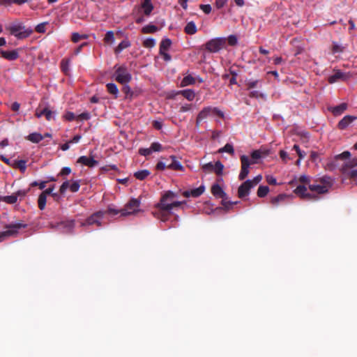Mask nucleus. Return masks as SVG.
<instances>
[{
    "label": "nucleus",
    "mask_w": 357,
    "mask_h": 357,
    "mask_svg": "<svg viewBox=\"0 0 357 357\" xmlns=\"http://www.w3.org/2000/svg\"><path fill=\"white\" fill-rule=\"evenodd\" d=\"M261 179H262V176L261 175H257L252 180H250V181L251 182L250 184L254 188L255 185H257L261 181Z\"/></svg>",
    "instance_id": "nucleus-54"
},
{
    "label": "nucleus",
    "mask_w": 357,
    "mask_h": 357,
    "mask_svg": "<svg viewBox=\"0 0 357 357\" xmlns=\"http://www.w3.org/2000/svg\"><path fill=\"white\" fill-rule=\"evenodd\" d=\"M318 182L321 185H326L328 186V188L331 185V181L330 177L324 176L321 178Z\"/></svg>",
    "instance_id": "nucleus-47"
},
{
    "label": "nucleus",
    "mask_w": 357,
    "mask_h": 357,
    "mask_svg": "<svg viewBox=\"0 0 357 357\" xmlns=\"http://www.w3.org/2000/svg\"><path fill=\"white\" fill-rule=\"evenodd\" d=\"M75 222L74 220H70L66 221H63L59 223H57L56 225H52V228H55L57 229H61L63 232H70L73 230L75 227Z\"/></svg>",
    "instance_id": "nucleus-14"
},
{
    "label": "nucleus",
    "mask_w": 357,
    "mask_h": 357,
    "mask_svg": "<svg viewBox=\"0 0 357 357\" xmlns=\"http://www.w3.org/2000/svg\"><path fill=\"white\" fill-rule=\"evenodd\" d=\"M353 76L352 73H344L339 69H334L333 74L328 77V81L330 84H333L339 81L346 82Z\"/></svg>",
    "instance_id": "nucleus-9"
},
{
    "label": "nucleus",
    "mask_w": 357,
    "mask_h": 357,
    "mask_svg": "<svg viewBox=\"0 0 357 357\" xmlns=\"http://www.w3.org/2000/svg\"><path fill=\"white\" fill-rule=\"evenodd\" d=\"M219 153L227 152L230 154H234V150L233 146L230 144H227L224 147L221 148L218 151Z\"/></svg>",
    "instance_id": "nucleus-39"
},
{
    "label": "nucleus",
    "mask_w": 357,
    "mask_h": 357,
    "mask_svg": "<svg viewBox=\"0 0 357 357\" xmlns=\"http://www.w3.org/2000/svg\"><path fill=\"white\" fill-rule=\"evenodd\" d=\"M150 174V172L147 169L140 170L138 172H136L134 174V176L139 180H144Z\"/></svg>",
    "instance_id": "nucleus-29"
},
{
    "label": "nucleus",
    "mask_w": 357,
    "mask_h": 357,
    "mask_svg": "<svg viewBox=\"0 0 357 357\" xmlns=\"http://www.w3.org/2000/svg\"><path fill=\"white\" fill-rule=\"evenodd\" d=\"M114 76L115 79L122 84L128 83L132 79L131 74L129 73L127 68L123 66H119L116 68Z\"/></svg>",
    "instance_id": "nucleus-6"
},
{
    "label": "nucleus",
    "mask_w": 357,
    "mask_h": 357,
    "mask_svg": "<svg viewBox=\"0 0 357 357\" xmlns=\"http://www.w3.org/2000/svg\"><path fill=\"white\" fill-rule=\"evenodd\" d=\"M156 168L158 170H164L166 168L170 169L169 160L166 159L165 161H159L156 165Z\"/></svg>",
    "instance_id": "nucleus-33"
},
{
    "label": "nucleus",
    "mask_w": 357,
    "mask_h": 357,
    "mask_svg": "<svg viewBox=\"0 0 357 357\" xmlns=\"http://www.w3.org/2000/svg\"><path fill=\"white\" fill-rule=\"evenodd\" d=\"M45 23H41L40 24H38L36 27V31L38 33H44L45 31Z\"/></svg>",
    "instance_id": "nucleus-64"
},
{
    "label": "nucleus",
    "mask_w": 357,
    "mask_h": 357,
    "mask_svg": "<svg viewBox=\"0 0 357 357\" xmlns=\"http://www.w3.org/2000/svg\"><path fill=\"white\" fill-rule=\"evenodd\" d=\"M44 115L46 117V119L50 121L54 118V112L49 109L47 107L44 108Z\"/></svg>",
    "instance_id": "nucleus-48"
},
{
    "label": "nucleus",
    "mask_w": 357,
    "mask_h": 357,
    "mask_svg": "<svg viewBox=\"0 0 357 357\" xmlns=\"http://www.w3.org/2000/svg\"><path fill=\"white\" fill-rule=\"evenodd\" d=\"M211 192L213 195L222 199L226 196L225 192L223 191L222 188L218 184L213 185L212 186Z\"/></svg>",
    "instance_id": "nucleus-21"
},
{
    "label": "nucleus",
    "mask_w": 357,
    "mask_h": 357,
    "mask_svg": "<svg viewBox=\"0 0 357 357\" xmlns=\"http://www.w3.org/2000/svg\"><path fill=\"white\" fill-rule=\"evenodd\" d=\"M17 166L22 172H24L26 170V166L24 160L17 161Z\"/></svg>",
    "instance_id": "nucleus-60"
},
{
    "label": "nucleus",
    "mask_w": 357,
    "mask_h": 357,
    "mask_svg": "<svg viewBox=\"0 0 357 357\" xmlns=\"http://www.w3.org/2000/svg\"><path fill=\"white\" fill-rule=\"evenodd\" d=\"M357 165V158H354L351 160H349L342 167V171L344 173H346L347 171H349V169L355 167Z\"/></svg>",
    "instance_id": "nucleus-23"
},
{
    "label": "nucleus",
    "mask_w": 357,
    "mask_h": 357,
    "mask_svg": "<svg viewBox=\"0 0 357 357\" xmlns=\"http://www.w3.org/2000/svg\"><path fill=\"white\" fill-rule=\"evenodd\" d=\"M266 180L268 184H271V185H276L277 184L276 179L273 176L267 175L266 176Z\"/></svg>",
    "instance_id": "nucleus-61"
},
{
    "label": "nucleus",
    "mask_w": 357,
    "mask_h": 357,
    "mask_svg": "<svg viewBox=\"0 0 357 357\" xmlns=\"http://www.w3.org/2000/svg\"><path fill=\"white\" fill-rule=\"evenodd\" d=\"M350 155L351 154L349 151H344L342 153L336 155L335 158L337 159L347 160L349 158Z\"/></svg>",
    "instance_id": "nucleus-53"
},
{
    "label": "nucleus",
    "mask_w": 357,
    "mask_h": 357,
    "mask_svg": "<svg viewBox=\"0 0 357 357\" xmlns=\"http://www.w3.org/2000/svg\"><path fill=\"white\" fill-rule=\"evenodd\" d=\"M122 91L126 94V98L131 99L132 98L133 92L131 91L130 86L126 84H124Z\"/></svg>",
    "instance_id": "nucleus-38"
},
{
    "label": "nucleus",
    "mask_w": 357,
    "mask_h": 357,
    "mask_svg": "<svg viewBox=\"0 0 357 357\" xmlns=\"http://www.w3.org/2000/svg\"><path fill=\"white\" fill-rule=\"evenodd\" d=\"M181 93L188 100H193L195 96V92L190 89L183 90Z\"/></svg>",
    "instance_id": "nucleus-36"
},
{
    "label": "nucleus",
    "mask_w": 357,
    "mask_h": 357,
    "mask_svg": "<svg viewBox=\"0 0 357 357\" xmlns=\"http://www.w3.org/2000/svg\"><path fill=\"white\" fill-rule=\"evenodd\" d=\"M47 196L45 194L41 193L38 199V208L40 210H43L46 206Z\"/></svg>",
    "instance_id": "nucleus-32"
},
{
    "label": "nucleus",
    "mask_w": 357,
    "mask_h": 357,
    "mask_svg": "<svg viewBox=\"0 0 357 357\" xmlns=\"http://www.w3.org/2000/svg\"><path fill=\"white\" fill-rule=\"evenodd\" d=\"M268 154V151L261 150H255L251 154L252 160L246 155L241 156V170L239 174L238 178L240 180H244L249 174V167L250 165L255 164L257 160L263 156H266Z\"/></svg>",
    "instance_id": "nucleus-2"
},
{
    "label": "nucleus",
    "mask_w": 357,
    "mask_h": 357,
    "mask_svg": "<svg viewBox=\"0 0 357 357\" xmlns=\"http://www.w3.org/2000/svg\"><path fill=\"white\" fill-rule=\"evenodd\" d=\"M214 164L212 162H208L202 165V169L206 173L213 172Z\"/></svg>",
    "instance_id": "nucleus-40"
},
{
    "label": "nucleus",
    "mask_w": 357,
    "mask_h": 357,
    "mask_svg": "<svg viewBox=\"0 0 357 357\" xmlns=\"http://www.w3.org/2000/svg\"><path fill=\"white\" fill-rule=\"evenodd\" d=\"M344 50V47L341 45L337 44V43H333L332 52L333 53H340L342 52Z\"/></svg>",
    "instance_id": "nucleus-41"
},
{
    "label": "nucleus",
    "mask_w": 357,
    "mask_h": 357,
    "mask_svg": "<svg viewBox=\"0 0 357 357\" xmlns=\"http://www.w3.org/2000/svg\"><path fill=\"white\" fill-rule=\"evenodd\" d=\"M80 187L79 183L77 181H73L69 186V189L72 192H76L79 190Z\"/></svg>",
    "instance_id": "nucleus-46"
},
{
    "label": "nucleus",
    "mask_w": 357,
    "mask_h": 357,
    "mask_svg": "<svg viewBox=\"0 0 357 357\" xmlns=\"http://www.w3.org/2000/svg\"><path fill=\"white\" fill-rule=\"evenodd\" d=\"M287 196L285 195H283V194H281V195H279L278 196L275 197H273L271 199V204L274 206H278V204L280 202H282L284 201L285 199H286Z\"/></svg>",
    "instance_id": "nucleus-35"
},
{
    "label": "nucleus",
    "mask_w": 357,
    "mask_h": 357,
    "mask_svg": "<svg viewBox=\"0 0 357 357\" xmlns=\"http://www.w3.org/2000/svg\"><path fill=\"white\" fill-rule=\"evenodd\" d=\"M237 203H238L237 202H231L227 201L224 199L222 201V204L226 209H229L233 204H236Z\"/></svg>",
    "instance_id": "nucleus-59"
},
{
    "label": "nucleus",
    "mask_w": 357,
    "mask_h": 357,
    "mask_svg": "<svg viewBox=\"0 0 357 357\" xmlns=\"http://www.w3.org/2000/svg\"><path fill=\"white\" fill-rule=\"evenodd\" d=\"M158 30V27L153 24H149L145 26H144L142 29V32L143 33H155Z\"/></svg>",
    "instance_id": "nucleus-31"
},
{
    "label": "nucleus",
    "mask_w": 357,
    "mask_h": 357,
    "mask_svg": "<svg viewBox=\"0 0 357 357\" xmlns=\"http://www.w3.org/2000/svg\"><path fill=\"white\" fill-rule=\"evenodd\" d=\"M10 33L19 39H23L29 37L33 32L31 29H26L21 24H13L8 27Z\"/></svg>",
    "instance_id": "nucleus-5"
},
{
    "label": "nucleus",
    "mask_w": 357,
    "mask_h": 357,
    "mask_svg": "<svg viewBox=\"0 0 357 357\" xmlns=\"http://www.w3.org/2000/svg\"><path fill=\"white\" fill-rule=\"evenodd\" d=\"M107 89L109 93L114 96V98H116L119 95V89L117 86L114 83H109L106 85Z\"/></svg>",
    "instance_id": "nucleus-24"
},
{
    "label": "nucleus",
    "mask_w": 357,
    "mask_h": 357,
    "mask_svg": "<svg viewBox=\"0 0 357 357\" xmlns=\"http://www.w3.org/2000/svg\"><path fill=\"white\" fill-rule=\"evenodd\" d=\"M151 148H147V149H140L139 150V153L140 155H144V156H147L149 155H150L152 152V151H151Z\"/></svg>",
    "instance_id": "nucleus-57"
},
{
    "label": "nucleus",
    "mask_w": 357,
    "mask_h": 357,
    "mask_svg": "<svg viewBox=\"0 0 357 357\" xmlns=\"http://www.w3.org/2000/svg\"><path fill=\"white\" fill-rule=\"evenodd\" d=\"M69 61L68 60H66V61H62L61 62V68H62V70L64 73H67V71L68 70V67H69Z\"/></svg>",
    "instance_id": "nucleus-63"
},
{
    "label": "nucleus",
    "mask_w": 357,
    "mask_h": 357,
    "mask_svg": "<svg viewBox=\"0 0 357 357\" xmlns=\"http://www.w3.org/2000/svg\"><path fill=\"white\" fill-rule=\"evenodd\" d=\"M172 41L169 38L162 40L160 45V53L166 52L171 46Z\"/></svg>",
    "instance_id": "nucleus-25"
},
{
    "label": "nucleus",
    "mask_w": 357,
    "mask_h": 357,
    "mask_svg": "<svg viewBox=\"0 0 357 357\" xmlns=\"http://www.w3.org/2000/svg\"><path fill=\"white\" fill-rule=\"evenodd\" d=\"M199 8L206 14H208L211 11V6L209 4H201Z\"/></svg>",
    "instance_id": "nucleus-52"
},
{
    "label": "nucleus",
    "mask_w": 357,
    "mask_h": 357,
    "mask_svg": "<svg viewBox=\"0 0 357 357\" xmlns=\"http://www.w3.org/2000/svg\"><path fill=\"white\" fill-rule=\"evenodd\" d=\"M223 168V165L220 161H217L214 164L213 172L216 173L218 175H221Z\"/></svg>",
    "instance_id": "nucleus-37"
},
{
    "label": "nucleus",
    "mask_w": 357,
    "mask_h": 357,
    "mask_svg": "<svg viewBox=\"0 0 357 357\" xmlns=\"http://www.w3.org/2000/svg\"><path fill=\"white\" fill-rule=\"evenodd\" d=\"M250 183V180H247L239 186L238 189V197L243 198L250 194V190L253 188Z\"/></svg>",
    "instance_id": "nucleus-15"
},
{
    "label": "nucleus",
    "mask_w": 357,
    "mask_h": 357,
    "mask_svg": "<svg viewBox=\"0 0 357 357\" xmlns=\"http://www.w3.org/2000/svg\"><path fill=\"white\" fill-rule=\"evenodd\" d=\"M151 151H152V152L153 151H161L162 149V146L160 144L158 143V142H154V143H152L151 146Z\"/></svg>",
    "instance_id": "nucleus-51"
},
{
    "label": "nucleus",
    "mask_w": 357,
    "mask_h": 357,
    "mask_svg": "<svg viewBox=\"0 0 357 357\" xmlns=\"http://www.w3.org/2000/svg\"><path fill=\"white\" fill-rule=\"evenodd\" d=\"M128 46H129V44L128 42L123 41L116 47V51L121 52L122 50L128 47Z\"/></svg>",
    "instance_id": "nucleus-62"
},
{
    "label": "nucleus",
    "mask_w": 357,
    "mask_h": 357,
    "mask_svg": "<svg viewBox=\"0 0 357 357\" xmlns=\"http://www.w3.org/2000/svg\"><path fill=\"white\" fill-rule=\"evenodd\" d=\"M87 36L86 35H80L78 33H73L72 35V40L74 43H77L82 39H86Z\"/></svg>",
    "instance_id": "nucleus-42"
},
{
    "label": "nucleus",
    "mask_w": 357,
    "mask_h": 357,
    "mask_svg": "<svg viewBox=\"0 0 357 357\" xmlns=\"http://www.w3.org/2000/svg\"><path fill=\"white\" fill-rule=\"evenodd\" d=\"M141 7L143 9L144 15L146 16L151 15L154 8L153 3H151V1L149 0H144L142 3Z\"/></svg>",
    "instance_id": "nucleus-19"
},
{
    "label": "nucleus",
    "mask_w": 357,
    "mask_h": 357,
    "mask_svg": "<svg viewBox=\"0 0 357 357\" xmlns=\"http://www.w3.org/2000/svg\"><path fill=\"white\" fill-rule=\"evenodd\" d=\"M216 114L217 115L222 117L223 113L215 107H204L198 114L197 118V125H199L200 121L207 118L211 114Z\"/></svg>",
    "instance_id": "nucleus-10"
},
{
    "label": "nucleus",
    "mask_w": 357,
    "mask_h": 357,
    "mask_svg": "<svg viewBox=\"0 0 357 357\" xmlns=\"http://www.w3.org/2000/svg\"><path fill=\"white\" fill-rule=\"evenodd\" d=\"M250 97L251 98H263V99H266V96L261 92H259V91H252L250 92Z\"/></svg>",
    "instance_id": "nucleus-43"
},
{
    "label": "nucleus",
    "mask_w": 357,
    "mask_h": 357,
    "mask_svg": "<svg viewBox=\"0 0 357 357\" xmlns=\"http://www.w3.org/2000/svg\"><path fill=\"white\" fill-rule=\"evenodd\" d=\"M77 162L81 163L84 165L93 167L98 165V161L94 160L93 158L87 156H81L79 158Z\"/></svg>",
    "instance_id": "nucleus-17"
},
{
    "label": "nucleus",
    "mask_w": 357,
    "mask_h": 357,
    "mask_svg": "<svg viewBox=\"0 0 357 357\" xmlns=\"http://www.w3.org/2000/svg\"><path fill=\"white\" fill-rule=\"evenodd\" d=\"M105 214L109 213L112 215H117L119 213H121V210L119 211L114 208L113 206H109L107 211H105Z\"/></svg>",
    "instance_id": "nucleus-50"
},
{
    "label": "nucleus",
    "mask_w": 357,
    "mask_h": 357,
    "mask_svg": "<svg viewBox=\"0 0 357 357\" xmlns=\"http://www.w3.org/2000/svg\"><path fill=\"white\" fill-rule=\"evenodd\" d=\"M204 186H199V188H197L195 189H192L190 190H186L183 192V195L185 197H197L200 196L204 192Z\"/></svg>",
    "instance_id": "nucleus-16"
},
{
    "label": "nucleus",
    "mask_w": 357,
    "mask_h": 357,
    "mask_svg": "<svg viewBox=\"0 0 357 357\" xmlns=\"http://www.w3.org/2000/svg\"><path fill=\"white\" fill-rule=\"evenodd\" d=\"M356 119V116L347 115L345 116L338 123V128L340 129L346 128L351 123H352L354 120Z\"/></svg>",
    "instance_id": "nucleus-18"
},
{
    "label": "nucleus",
    "mask_w": 357,
    "mask_h": 357,
    "mask_svg": "<svg viewBox=\"0 0 357 357\" xmlns=\"http://www.w3.org/2000/svg\"><path fill=\"white\" fill-rule=\"evenodd\" d=\"M155 45V41L153 38H147L143 43V45L147 48H151V47H154Z\"/></svg>",
    "instance_id": "nucleus-45"
},
{
    "label": "nucleus",
    "mask_w": 357,
    "mask_h": 357,
    "mask_svg": "<svg viewBox=\"0 0 357 357\" xmlns=\"http://www.w3.org/2000/svg\"><path fill=\"white\" fill-rule=\"evenodd\" d=\"M26 225L22 222H17L15 224H9L5 226L6 229L4 231L0 232V242L8 238L11 236H15L18 234L20 229L25 228Z\"/></svg>",
    "instance_id": "nucleus-4"
},
{
    "label": "nucleus",
    "mask_w": 357,
    "mask_h": 357,
    "mask_svg": "<svg viewBox=\"0 0 357 357\" xmlns=\"http://www.w3.org/2000/svg\"><path fill=\"white\" fill-rule=\"evenodd\" d=\"M70 185V181H66L65 182L63 183V184L61 185L60 187V192L61 193H64L66 192V190L69 188V186Z\"/></svg>",
    "instance_id": "nucleus-56"
},
{
    "label": "nucleus",
    "mask_w": 357,
    "mask_h": 357,
    "mask_svg": "<svg viewBox=\"0 0 357 357\" xmlns=\"http://www.w3.org/2000/svg\"><path fill=\"white\" fill-rule=\"evenodd\" d=\"M185 31L190 35L195 34L197 32L195 24L193 22H188L185 27Z\"/></svg>",
    "instance_id": "nucleus-26"
},
{
    "label": "nucleus",
    "mask_w": 357,
    "mask_h": 357,
    "mask_svg": "<svg viewBox=\"0 0 357 357\" xmlns=\"http://www.w3.org/2000/svg\"><path fill=\"white\" fill-rule=\"evenodd\" d=\"M171 162H170V169L173 170H183V167L181 164L180 162L176 160V157L174 155L170 156Z\"/></svg>",
    "instance_id": "nucleus-22"
},
{
    "label": "nucleus",
    "mask_w": 357,
    "mask_h": 357,
    "mask_svg": "<svg viewBox=\"0 0 357 357\" xmlns=\"http://www.w3.org/2000/svg\"><path fill=\"white\" fill-rule=\"evenodd\" d=\"M269 192V188L268 186L260 185L257 190V196L259 197H264L267 195Z\"/></svg>",
    "instance_id": "nucleus-34"
},
{
    "label": "nucleus",
    "mask_w": 357,
    "mask_h": 357,
    "mask_svg": "<svg viewBox=\"0 0 357 357\" xmlns=\"http://www.w3.org/2000/svg\"><path fill=\"white\" fill-rule=\"evenodd\" d=\"M105 40L107 43H114V32L112 31H107L106 35H105Z\"/></svg>",
    "instance_id": "nucleus-44"
},
{
    "label": "nucleus",
    "mask_w": 357,
    "mask_h": 357,
    "mask_svg": "<svg viewBox=\"0 0 357 357\" xmlns=\"http://www.w3.org/2000/svg\"><path fill=\"white\" fill-rule=\"evenodd\" d=\"M310 193L318 197V195L326 194L328 192V186L326 185L320 184L318 181L314 183L309 184L308 187Z\"/></svg>",
    "instance_id": "nucleus-12"
},
{
    "label": "nucleus",
    "mask_w": 357,
    "mask_h": 357,
    "mask_svg": "<svg viewBox=\"0 0 357 357\" xmlns=\"http://www.w3.org/2000/svg\"><path fill=\"white\" fill-rule=\"evenodd\" d=\"M226 39L223 38H217L208 41L206 45V49L210 52H218L225 45Z\"/></svg>",
    "instance_id": "nucleus-8"
},
{
    "label": "nucleus",
    "mask_w": 357,
    "mask_h": 357,
    "mask_svg": "<svg viewBox=\"0 0 357 357\" xmlns=\"http://www.w3.org/2000/svg\"><path fill=\"white\" fill-rule=\"evenodd\" d=\"M176 197L177 195L174 192L170 190L165 192L162 195L160 202L155 204V210L152 212L153 215L162 222H166L174 208L185 203V201H177Z\"/></svg>",
    "instance_id": "nucleus-1"
},
{
    "label": "nucleus",
    "mask_w": 357,
    "mask_h": 357,
    "mask_svg": "<svg viewBox=\"0 0 357 357\" xmlns=\"http://www.w3.org/2000/svg\"><path fill=\"white\" fill-rule=\"evenodd\" d=\"M1 55L3 58L9 60V61H14L17 59L19 56L18 52L17 50H12V51H1Z\"/></svg>",
    "instance_id": "nucleus-20"
},
{
    "label": "nucleus",
    "mask_w": 357,
    "mask_h": 357,
    "mask_svg": "<svg viewBox=\"0 0 357 357\" xmlns=\"http://www.w3.org/2000/svg\"><path fill=\"white\" fill-rule=\"evenodd\" d=\"M307 189H309L308 187H306L305 185H300L294 190V192L303 199L308 200H316L319 199V197L308 192Z\"/></svg>",
    "instance_id": "nucleus-11"
},
{
    "label": "nucleus",
    "mask_w": 357,
    "mask_h": 357,
    "mask_svg": "<svg viewBox=\"0 0 357 357\" xmlns=\"http://www.w3.org/2000/svg\"><path fill=\"white\" fill-rule=\"evenodd\" d=\"M26 192V190H20L12 194L11 195L1 197L0 200L8 204H15L17 202L18 197H24Z\"/></svg>",
    "instance_id": "nucleus-13"
},
{
    "label": "nucleus",
    "mask_w": 357,
    "mask_h": 357,
    "mask_svg": "<svg viewBox=\"0 0 357 357\" xmlns=\"http://www.w3.org/2000/svg\"><path fill=\"white\" fill-rule=\"evenodd\" d=\"M27 139L33 143H38L43 139V137L40 133L33 132L30 134Z\"/></svg>",
    "instance_id": "nucleus-27"
},
{
    "label": "nucleus",
    "mask_w": 357,
    "mask_h": 357,
    "mask_svg": "<svg viewBox=\"0 0 357 357\" xmlns=\"http://www.w3.org/2000/svg\"><path fill=\"white\" fill-rule=\"evenodd\" d=\"M140 204L141 202L139 199H131L125 205L124 208L121 209V215L128 216L137 214L139 212L142 211V210L140 209Z\"/></svg>",
    "instance_id": "nucleus-3"
},
{
    "label": "nucleus",
    "mask_w": 357,
    "mask_h": 357,
    "mask_svg": "<svg viewBox=\"0 0 357 357\" xmlns=\"http://www.w3.org/2000/svg\"><path fill=\"white\" fill-rule=\"evenodd\" d=\"M65 119L68 121H73L75 119H77V116L75 115L74 113L71 112H68L66 114H65Z\"/></svg>",
    "instance_id": "nucleus-58"
},
{
    "label": "nucleus",
    "mask_w": 357,
    "mask_h": 357,
    "mask_svg": "<svg viewBox=\"0 0 357 357\" xmlns=\"http://www.w3.org/2000/svg\"><path fill=\"white\" fill-rule=\"evenodd\" d=\"M105 212L102 211H97L90 215L85 221L80 222L81 227H86L96 225L98 227L102 226L101 220L104 218Z\"/></svg>",
    "instance_id": "nucleus-7"
},
{
    "label": "nucleus",
    "mask_w": 357,
    "mask_h": 357,
    "mask_svg": "<svg viewBox=\"0 0 357 357\" xmlns=\"http://www.w3.org/2000/svg\"><path fill=\"white\" fill-rule=\"evenodd\" d=\"M90 119V114L89 112H83L77 116V120H88Z\"/></svg>",
    "instance_id": "nucleus-55"
},
{
    "label": "nucleus",
    "mask_w": 357,
    "mask_h": 357,
    "mask_svg": "<svg viewBox=\"0 0 357 357\" xmlns=\"http://www.w3.org/2000/svg\"><path fill=\"white\" fill-rule=\"evenodd\" d=\"M195 83V79L191 76V75H187L183 77V79L181 81V86H185L191 84H194Z\"/></svg>",
    "instance_id": "nucleus-28"
},
{
    "label": "nucleus",
    "mask_w": 357,
    "mask_h": 357,
    "mask_svg": "<svg viewBox=\"0 0 357 357\" xmlns=\"http://www.w3.org/2000/svg\"><path fill=\"white\" fill-rule=\"evenodd\" d=\"M347 105L346 103H342L338 106L335 107L332 112L335 115L341 114L344 110H346Z\"/></svg>",
    "instance_id": "nucleus-30"
},
{
    "label": "nucleus",
    "mask_w": 357,
    "mask_h": 357,
    "mask_svg": "<svg viewBox=\"0 0 357 357\" xmlns=\"http://www.w3.org/2000/svg\"><path fill=\"white\" fill-rule=\"evenodd\" d=\"M299 181L303 183L305 185H307L309 186V184H311L310 177L306 175L301 176L299 178Z\"/></svg>",
    "instance_id": "nucleus-49"
}]
</instances>
